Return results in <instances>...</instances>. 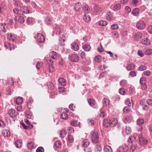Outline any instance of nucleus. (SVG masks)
<instances>
[{"instance_id": "62", "label": "nucleus", "mask_w": 152, "mask_h": 152, "mask_svg": "<svg viewBox=\"0 0 152 152\" xmlns=\"http://www.w3.org/2000/svg\"><path fill=\"white\" fill-rule=\"evenodd\" d=\"M8 46L10 50H13L15 49V47L13 44H10L8 43Z\"/></svg>"}, {"instance_id": "49", "label": "nucleus", "mask_w": 152, "mask_h": 152, "mask_svg": "<svg viewBox=\"0 0 152 152\" xmlns=\"http://www.w3.org/2000/svg\"><path fill=\"white\" fill-rule=\"evenodd\" d=\"M119 93L122 95H124L125 93V90L124 88H121L119 89Z\"/></svg>"}, {"instance_id": "41", "label": "nucleus", "mask_w": 152, "mask_h": 152, "mask_svg": "<svg viewBox=\"0 0 152 152\" xmlns=\"http://www.w3.org/2000/svg\"><path fill=\"white\" fill-rule=\"evenodd\" d=\"M61 117L62 119L64 120H66L68 118L67 114L64 113H63L61 114Z\"/></svg>"}, {"instance_id": "4", "label": "nucleus", "mask_w": 152, "mask_h": 152, "mask_svg": "<svg viewBox=\"0 0 152 152\" xmlns=\"http://www.w3.org/2000/svg\"><path fill=\"white\" fill-rule=\"evenodd\" d=\"M34 37L37 42L39 43H44L45 41V39L44 36L40 34H37Z\"/></svg>"}, {"instance_id": "52", "label": "nucleus", "mask_w": 152, "mask_h": 152, "mask_svg": "<svg viewBox=\"0 0 152 152\" xmlns=\"http://www.w3.org/2000/svg\"><path fill=\"white\" fill-rule=\"evenodd\" d=\"M44 149L42 147H38L36 150V152H44Z\"/></svg>"}, {"instance_id": "14", "label": "nucleus", "mask_w": 152, "mask_h": 152, "mask_svg": "<svg viewBox=\"0 0 152 152\" xmlns=\"http://www.w3.org/2000/svg\"><path fill=\"white\" fill-rule=\"evenodd\" d=\"M135 66L134 64L131 63L127 65L126 69L128 71H131L133 70L135 68Z\"/></svg>"}, {"instance_id": "10", "label": "nucleus", "mask_w": 152, "mask_h": 152, "mask_svg": "<svg viewBox=\"0 0 152 152\" xmlns=\"http://www.w3.org/2000/svg\"><path fill=\"white\" fill-rule=\"evenodd\" d=\"M132 117L130 115H127L124 117L123 120L125 123H130L132 120Z\"/></svg>"}, {"instance_id": "46", "label": "nucleus", "mask_w": 152, "mask_h": 152, "mask_svg": "<svg viewBox=\"0 0 152 152\" xmlns=\"http://www.w3.org/2000/svg\"><path fill=\"white\" fill-rule=\"evenodd\" d=\"M107 22L105 20H102L99 22V25L102 26H105L107 25Z\"/></svg>"}, {"instance_id": "57", "label": "nucleus", "mask_w": 152, "mask_h": 152, "mask_svg": "<svg viewBox=\"0 0 152 152\" xmlns=\"http://www.w3.org/2000/svg\"><path fill=\"white\" fill-rule=\"evenodd\" d=\"M101 59V57L100 56H97L95 58V60L97 62H99Z\"/></svg>"}, {"instance_id": "53", "label": "nucleus", "mask_w": 152, "mask_h": 152, "mask_svg": "<svg viewBox=\"0 0 152 152\" xmlns=\"http://www.w3.org/2000/svg\"><path fill=\"white\" fill-rule=\"evenodd\" d=\"M65 37L63 36L62 35H60L59 40L60 42H61L62 43L64 42L65 41Z\"/></svg>"}, {"instance_id": "61", "label": "nucleus", "mask_w": 152, "mask_h": 152, "mask_svg": "<svg viewBox=\"0 0 152 152\" xmlns=\"http://www.w3.org/2000/svg\"><path fill=\"white\" fill-rule=\"evenodd\" d=\"M48 69L50 73H52L54 70V68L52 65H49Z\"/></svg>"}, {"instance_id": "40", "label": "nucleus", "mask_w": 152, "mask_h": 152, "mask_svg": "<svg viewBox=\"0 0 152 152\" xmlns=\"http://www.w3.org/2000/svg\"><path fill=\"white\" fill-rule=\"evenodd\" d=\"M123 151L124 152H127L129 150V147L128 145L124 144L122 145Z\"/></svg>"}, {"instance_id": "58", "label": "nucleus", "mask_w": 152, "mask_h": 152, "mask_svg": "<svg viewBox=\"0 0 152 152\" xmlns=\"http://www.w3.org/2000/svg\"><path fill=\"white\" fill-rule=\"evenodd\" d=\"M137 54L139 56L141 57H143L144 56V53L142 50H139L138 51Z\"/></svg>"}, {"instance_id": "47", "label": "nucleus", "mask_w": 152, "mask_h": 152, "mask_svg": "<svg viewBox=\"0 0 152 152\" xmlns=\"http://www.w3.org/2000/svg\"><path fill=\"white\" fill-rule=\"evenodd\" d=\"M1 28L4 32H6V30L5 26H6V24L5 23H1Z\"/></svg>"}, {"instance_id": "24", "label": "nucleus", "mask_w": 152, "mask_h": 152, "mask_svg": "<svg viewBox=\"0 0 152 152\" xmlns=\"http://www.w3.org/2000/svg\"><path fill=\"white\" fill-rule=\"evenodd\" d=\"M104 151L105 152H112L111 147L109 145H106L104 147Z\"/></svg>"}, {"instance_id": "28", "label": "nucleus", "mask_w": 152, "mask_h": 152, "mask_svg": "<svg viewBox=\"0 0 152 152\" xmlns=\"http://www.w3.org/2000/svg\"><path fill=\"white\" fill-rule=\"evenodd\" d=\"M89 145V142L87 139L84 140L82 142V146L83 147H87Z\"/></svg>"}, {"instance_id": "33", "label": "nucleus", "mask_w": 152, "mask_h": 152, "mask_svg": "<svg viewBox=\"0 0 152 152\" xmlns=\"http://www.w3.org/2000/svg\"><path fill=\"white\" fill-rule=\"evenodd\" d=\"M67 132L66 130H62L60 134V136L61 138H64Z\"/></svg>"}, {"instance_id": "34", "label": "nucleus", "mask_w": 152, "mask_h": 152, "mask_svg": "<svg viewBox=\"0 0 152 152\" xmlns=\"http://www.w3.org/2000/svg\"><path fill=\"white\" fill-rule=\"evenodd\" d=\"M88 103L91 106H93L95 104V101L92 99H89L88 101Z\"/></svg>"}, {"instance_id": "30", "label": "nucleus", "mask_w": 152, "mask_h": 152, "mask_svg": "<svg viewBox=\"0 0 152 152\" xmlns=\"http://www.w3.org/2000/svg\"><path fill=\"white\" fill-rule=\"evenodd\" d=\"M83 10L85 13H88L90 10V8L87 5H86L83 7Z\"/></svg>"}, {"instance_id": "22", "label": "nucleus", "mask_w": 152, "mask_h": 152, "mask_svg": "<svg viewBox=\"0 0 152 152\" xmlns=\"http://www.w3.org/2000/svg\"><path fill=\"white\" fill-rule=\"evenodd\" d=\"M23 99L22 97L18 98L16 99L15 102L17 104H21L23 102Z\"/></svg>"}, {"instance_id": "51", "label": "nucleus", "mask_w": 152, "mask_h": 152, "mask_svg": "<svg viewBox=\"0 0 152 152\" xmlns=\"http://www.w3.org/2000/svg\"><path fill=\"white\" fill-rule=\"evenodd\" d=\"M111 28L113 30H116L118 28V24H114L111 25Z\"/></svg>"}, {"instance_id": "38", "label": "nucleus", "mask_w": 152, "mask_h": 152, "mask_svg": "<svg viewBox=\"0 0 152 152\" xmlns=\"http://www.w3.org/2000/svg\"><path fill=\"white\" fill-rule=\"evenodd\" d=\"M145 54L146 55H149L152 54V50L148 49H147L145 53Z\"/></svg>"}, {"instance_id": "18", "label": "nucleus", "mask_w": 152, "mask_h": 152, "mask_svg": "<svg viewBox=\"0 0 152 152\" xmlns=\"http://www.w3.org/2000/svg\"><path fill=\"white\" fill-rule=\"evenodd\" d=\"M50 57L53 59H56L57 57V53L54 51L51 52L49 53Z\"/></svg>"}, {"instance_id": "23", "label": "nucleus", "mask_w": 152, "mask_h": 152, "mask_svg": "<svg viewBox=\"0 0 152 152\" xmlns=\"http://www.w3.org/2000/svg\"><path fill=\"white\" fill-rule=\"evenodd\" d=\"M22 141L20 140H17L15 142V145L18 148L21 147L22 145Z\"/></svg>"}, {"instance_id": "39", "label": "nucleus", "mask_w": 152, "mask_h": 152, "mask_svg": "<svg viewBox=\"0 0 152 152\" xmlns=\"http://www.w3.org/2000/svg\"><path fill=\"white\" fill-rule=\"evenodd\" d=\"M87 122L89 124L91 125V126H93L94 125V121L91 119H88L87 120Z\"/></svg>"}, {"instance_id": "43", "label": "nucleus", "mask_w": 152, "mask_h": 152, "mask_svg": "<svg viewBox=\"0 0 152 152\" xmlns=\"http://www.w3.org/2000/svg\"><path fill=\"white\" fill-rule=\"evenodd\" d=\"M33 18L31 17H28L26 20V23L28 25H31L33 21Z\"/></svg>"}, {"instance_id": "13", "label": "nucleus", "mask_w": 152, "mask_h": 152, "mask_svg": "<svg viewBox=\"0 0 152 152\" xmlns=\"http://www.w3.org/2000/svg\"><path fill=\"white\" fill-rule=\"evenodd\" d=\"M71 48L72 49L75 51H77L79 49V46L78 44L75 42H73L71 44Z\"/></svg>"}, {"instance_id": "3", "label": "nucleus", "mask_w": 152, "mask_h": 152, "mask_svg": "<svg viewBox=\"0 0 152 152\" xmlns=\"http://www.w3.org/2000/svg\"><path fill=\"white\" fill-rule=\"evenodd\" d=\"M68 59L73 62H77L79 60V58L77 54H73L69 55Z\"/></svg>"}, {"instance_id": "8", "label": "nucleus", "mask_w": 152, "mask_h": 152, "mask_svg": "<svg viewBox=\"0 0 152 152\" xmlns=\"http://www.w3.org/2000/svg\"><path fill=\"white\" fill-rule=\"evenodd\" d=\"M8 113L10 116L12 118L16 117L18 114V113L12 109H10L8 111Z\"/></svg>"}, {"instance_id": "12", "label": "nucleus", "mask_w": 152, "mask_h": 152, "mask_svg": "<svg viewBox=\"0 0 152 152\" xmlns=\"http://www.w3.org/2000/svg\"><path fill=\"white\" fill-rule=\"evenodd\" d=\"M8 39L10 41L13 42L16 39V36L15 34H10L7 35Z\"/></svg>"}, {"instance_id": "21", "label": "nucleus", "mask_w": 152, "mask_h": 152, "mask_svg": "<svg viewBox=\"0 0 152 152\" xmlns=\"http://www.w3.org/2000/svg\"><path fill=\"white\" fill-rule=\"evenodd\" d=\"M139 13V10L137 8H135L132 12V14L134 16H137Z\"/></svg>"}, {"instance_id": "25", "label": "nucleus", "mask_w": 152, "mask_h": 152, "mask_svg": "<svg viewBox=\"0 0 152 152\" xmlns=\"http://www.w3.org/2000/svg\"><path fill=\"white\" fill-rule=\"evenodd\" d=\"M21 10L23 12L27 14L30 13L29 10H28L27 7H23L21 8Z\"/></svg>"}, {"instance_id": "29", "label": "nucleus", "mask_w": 152, "mask_h": 152, "mask_svg": "<svg viewBox=\"0 0 152 152\" xmlns=\"http://www.w3.org/2000/svg\"><path fill=\"white\" fill-rule=\"evenodd\" d=\"M80 8V4L79 2L76 3L74 7V9L77 11H79Z\"/></svg>"}, {"instance_id": "1", "label": "nucleus", "mask_w": 152, "mask_h": 152, "mask_svg": "<svg viewBox=\"0 0 152 152\" xmlns=\"http://www.w3.org/2000/svg\"><path fill=\"white\" fill-rule=\"evenodd\" d=\"M109 125L111 127H114L117 126V127L118 128H119L120 125L118 123L117 120L115 118H112L110 119L109 121Z\"/></svg>"}, {"instance_id": "27", "label": "nucleus", "mask_w": 152, "mask_h": 152, "mask_svg": "<svg viewBox=\"0 0 152 152\" xmlns=\"http://www.w3.org/2000/svg\"><path fill=\"white\" fill-rule=\"evenodd\" d=\"M83 48L84 50L86 51H90L91 49V46L88 45H83Z\"/></svg>"}, {"instance_id": "5", "label": "nucleus", "mask_w": 152, "mask_h": 152, "mask_svg": "<svg viewBox=\"0 0 152 152\" xmlns=\"http://www.w3.org/2000/svg\"><path fill=\"white\" fill-rule=\"evenodd\" d=\"M136 26L138 29L142 30L145 28V24L143 21L140 20L137 22Z\"/></svg>"}, {"instance_id": "31", "label": "nucleus", "mask_w": 152, "mask_h": 152, "mask_svg": "<svg viewBox=\"0 0 152 152\" xmlns=\"http://www.w3.org/2000/svg\"><path fill=\"white\" fill-rule=\"evenodd\" d=\"M137 123L139 126H141L144 123V120L142 118H138L137 120Z\"/></svg>"}, {"instance_id": "2", "label": "nucleus", "mask_w": 152, "mask_h": 152, "mask_svg": "<svg viewBox=\"0 0 152 152\" xmlns=\"http://www.w3.org/2000/svg\"><path fill=\"white\" fill-rule=\"evenodd\" d=\"M91 140L92 142L94 143H97L99 140V136L97 132H91Z\"/></svg>"}, {"instance_id": "19", "label": "nucleus", "mask_w": 152, "mask_h": 152, "mask_svg": "<svg viewBox=\"0 0 152 152\" xmlns=\"http://www.w3.org/2000/svg\"><path fill=\"white\" fill-rule=\"evenodd\" d=\"M109 102L110 101L107 98H104L102 101V103L103 104V106L106 107L107 105H109Z\"/></svg>"}, {"instance_id": "37", "label": "nucleus", "mask_w": 152, "mask_h": 152, "mask_svg": "<svg viewBox=\"0 0 152 152\" xmlns=\"http://www.w3.org/2000/svg\"><path fill=\"white\" fill-rule=\"evenodd\" d=\"M55 31L57 34H59L60 33V29L59 26L58 25H56L55 26Z\"/></svg>"}, {"instance_id": "6", "label": "nucleus", "mask_w": 152, "mask_h": 152, "mask_svg": "<svg viewBox=\"0 0 152 152\" xmlns=\"http://www.w3.org/2000/svg\"><path fill=\"white\" fill-rule=\"evenodd\" d=\"M91 11L96 13L99 11V7L98 4H92L91 6Z\"/></svg>"}, {"instance_id": "26", "label": "nucleus", "mask_w": 152, "mask_h": 152, "mask_svg": "<svg viewBox=\"0 0 152 152\" xmlns=\"http://www.w3.org/2000/svg\"><path fill=\"white\" fill-rule=\"evenodd\" d=\"M83 19L85 22H88L90 20L91 18L89 15H85L83 17Z\"/></svg>"}, {"instance_id": "54", "label": "nucleus", "mask_w": 152, "mask_h": 152, "mask_svg": "<svg viewBox=\"0 0 152 152\" xmlns=\"http://www.w3.org/2000/svg\"><path fill=\"white\" fill-rule=\"evenodd\" d=\"M127 83L126 80H121L120 82V84L121 86H124Z\"/></svg>"}, {"instance_id": "59", "label": "nucleus", "mask_w": 152, "mask_h": 152, "mask_svg": "<svg viewBox=\"0 0 152 152\" xmlns=\"http://www.w3.org/2000/svg\"><path fill=\"white\" fill-rule=\"evenodd\" d=\"M146 67L144 66H141L139 67V69L140 71H142L146 70Z\"/></svg>"}, {"instance_id": "60", "label": "nucleus", "mask_w": 152, "mask_h": 152, "mask_svg": "<svg viewBox=\"0 0 152 152\" xmlns=\"http://www.w3.org/2000/svg\"><path fill=\"white\" fill-rule=\"evenodd\" d=\"M21 124L24 129H29L30 127L29 126L26 125L23 122L21 123Z\"/></svg>"}, {"instance_id": "55", "label": "nucleus", "mask_w": 152, "mask_h": 152, "mask_svg": "<svg viewBox=\"0 0 152 152\" xmlns=\"http://www.w3.org/2000/svg\"><path fill=\"white\" fill-rule=\"evenodd\" d=\"M129 75L132 77H134L136 75V72L134 71L130 72L129 73Z\"/></svg>"}, {"instance_id": "11", "label": "nucleus", "mask_w": 152, "mask_h": 152, "mask_svg": "<svg viewBox=\"0 0 152 152\" xmlns=\"http://www.w3.org/2000/svg\"><path fill=\"white\" fill-rule=\"evenodd\" d=\"M138 137L139 142L141 145H144L147 143V141L142 137V135L140 134L138 136Z\"/></svg>"}, {"instance_id": "45", "label": "nucleus", "mask_w": 152, "mask_h": 152, "mask_svg": "<svg viewBox=\"0 0 152 152\" xmlns=\"http://www.w3.org/2000/svg\"><path fill=\"white\" fill-rule=\"evenodd\" d=\"M14 4L15 6H17L18 7H20L23 4L20 2L19 0L14 2Z\"/></svg>"}, {"instance_id": "42", "label": "nucleus", "mask_w": 152, "mask_h": 152, "mask_svg": "<svg viewBox=\"0 0 152 152\" xmlns=\"http://www.w3.org/2000/svg\"><path fill=\"white\" fill-rule=\"evenodd\" d=\"M131 128L129 127H126L125 128V132L127 134H130L131 132Z\"/></svg>"}, {"instance_id": "48", "label": "nucleus", "mask_w": 152, "mask_h": 152, "mask_svg": "<svg viewBox=\"0 0 152 152\" xmlns=\"http://www.w3.org/2000/svg\"><path fill=\"white\" fill-rule=\"evenodd\" d=\"M68 140L69 142H72L74 141V138L73 136L71 135H68Z\"/></svg>"}, {"instance_id": "20", "label": "nucleus", "mask_w": 152, "mask_h": 152, "mask_svg": "<svg viewBox=\"0 0 152 152\" xmlns=\"http://www.w3.org/2000/svg\"><path fill=\"white\" fill-rule=\"evenodd\" d=\"M58 81L59 83L61 85L63 86H64L66 85V81L64 79L61 78L59 79Z\"/></svg>"}, {"instance_id": "35", "label": "nucleus", "mask_w": 152, "mask_h": 152, "mask_svg": "<svg viewBox=\"0 0 152 152\" xmlns=\"http://www.w3.org/2000/svg\"><path fill=\"white\" fill-rule=\"evenodd\" d=\"M136 139L135 137L134 136H131L129 138L128 140V142L129 143H132Z\"/></svg>"}, {"instance_id": "50", "label": "nucleus", "mask_w": 152, "mask_h": 152, "mask_svg": "<svg viewBox=\"0 0 152 152\" xmlns=\"http://www.w3.org/2000/svg\"><path fill=\"white\" fill-rule=\"evenodd\" d=\"M54 145L56 148H58L61 145V142L59 141H56L55 142Z\"/></svg>"}, {"instance_id": "63", "label": "nucleus", "mask_w": 152, "mask_h": 152, "mask_svg": "<svg viewBox=\"0 0 152 152\" xmlns=\"http://www.w3.org/2000/svg\"><path fill=\"white\" fill-rule=\"evenodd\" d=\"M148 30L149 34H152V25L148 27Z\"/></svg>"}, {"instance_id": "56", "label": "nucleus", "mask_w": 152, "mask_h": 152, "mask_svg": "<svg viewBox=\"0 0 152 152\" xmlns=\"http://www.w3.org/2000/svg\"><path fill=\"white\" fill-rule=\"evenodd\" d=\"M6 124L2 121L0 120V127L4 128L5 127Z\"/></svg>"}, {"instance_id": "36", "label": "nucleus", "mask_w": 152, "mask_h": 152, "mask_svg": "<svg viewBox=\"0 0 152 152\" xmlns=\"http://www.w3.org/2000/svg\"><path fill=\"white\" fill-rule=\"evenodd\" d=\"M121 4H120L115 5L113 7V10L115 11L119 10L121 8Z\"/></svg>"}, {"instance_id": "64", "label": "nucleus", "mask_w": 152, "mask_h": 152, "mask_svg": "<svg viewBox=\"0 0 152 152\" xmlns=\"http://www.w3.org/2000/svg\"><path fill=\"white\" fill-rule=\"evenodd\" d=\"M147 104L149 105L152 106V100L151 99H148L147 100Z\"/></svg>"}, {"instance_id": "15", "label": "nucleus", "mask_w": 152, "mask_h": 152, "mask_svg": "<svg viewBox=\"0 0 152 152\" xmlns=\"http://www.w3.org/2000/svg\"><path fill=\"white\" fill-rule=\"evenodd\" d=\"M142 42L143 44L146 45H149L151 44L150 40L147 38L143 39Z\"/></svg>"}, {"instance_id": "9", "label": "nucleus", "mask_w": 152, "mask_h": 152, "mask_svg": "<svg viewBox=\"0 0 152 152\" xmlns=\"http://www.w3.org/2000/svg\"><path fill=\"white\" fill-rule=\"evenodd\" d=\"M106 19L109 21H113L114 20L113 13L109 11L106 15Z\"/></svg>"}, {"instance_id": "17", "label": "nucleus", "mask_w": 152, "mask_h": 152, "mask_svg": "<svg viewBox=\"0 0 152 152\" xmlns=\"http://www.w3.org/2000/svg\"><path fill=\"white\" fill-rule=\"evenodd\" d=\"M18 20V22L20 23H23L24 21V19L23 17L22 16H20L19 17H16L15 19Z\"/></svg>"}, {"instance_id": "7", "label": "nucleus", "mask_w": 152, "mask_h": 152, "mask_svg": "<svg viewBox=\"0 0 152 152\" xmlns=\"http://www.w3.org/2000/svg\"><path fill=\"white\" fill-rule=\"evenodd\" d=\"M142 36V33L137 32L136 33L134 36V38L135 40L138 41L140 40Z\"/></svg>"}, {"instance_id": "16", "label": "nucleus", "mask_w": 152, "mask_h": 152, "mask_svg": "<svg viewBox=\"0 0 152 152\" xmlns=\"http://www.w3.org/2000/svg\"><path fill=\"white\" fill-rule=\"evenodd\" d=\"M2 135L5 137H8L10 136V134L9 131L5 130L2 132Z\"/></svg>"}, {"instance_id": "44", "label": "nucleus", "mask_w": 152, "mask_h": 152, "mask_svg": "<svg viewBox=\"0 0 152 152\" xmlns=\"http://www.w3.org/2000/svg\"><path fill=\"white\" fill-rule=\"evenodd\" d=\"M45 22L47 24H49L51 23L52 19L50 17H47L45 19Z\"/></svg>"}, {"instance_id": "32", "label": "nucleus", "mask_w": 152, "mask_h": 152, "mask_svg": "<svg viewBox=\"0 0 152 152\" xmlns=\"http://www.w3.org/2000/svg\"><path fill=\"white\" fill-rule=\"evenodd\" d=\"M34 144L33 143L30 142L28 143L27 144L28 148L30 149H32L34 148Z\"/></svg>"}]
</instances>
